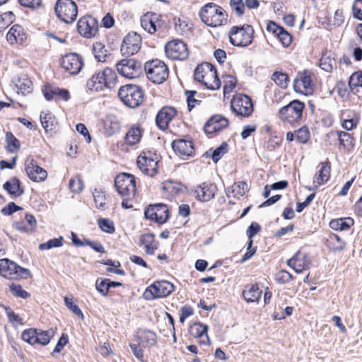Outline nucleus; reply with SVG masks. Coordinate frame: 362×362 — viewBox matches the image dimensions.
<instances>
[{"label":"nucleus","instance_id":"obj_1","mask_svg":"<svg viewBox=\"0 0 362 362\" xmlns=\"http://www.w3.org/2000/svg\"><path fill=\"white\" fill-rule=\"evenodd\" d=\"M117 83V75L113 69L106 67L90 78L87 83V88L90 91H103L105 88L111 90Z\"/></svg>","mask_w":362,"mask_h":362},{"label":"nucleus","instance_id":"obj_2","mask_svg":"<svg viewBox=\"0 0 362 362\" xmlns=\"http://www.w3.org/2000/svg\"><path fill=\"white\" fill-rule=\"evenodd\" d=\"M202 21L210 27H218L227 24L228 14L224 9L214 4L209 3L199 11Z\"/></svg>","mask_w":362,"mask_h":362},{"label":"nucleus","instance_id":"obj_3","mask_svg":"<svg viewBox=\"0 0 362 362\" xmlns=\"http://www.w3.org/2000/svg\"><path fill=\"white\" fill-rule=\"evenodd\" d=\"M194 79L204 85L208 89L217 90L221 86L216 69L209 63L199 64L194 72Z\"/></svg>","mask_w":362,"mask_h":362},{"label":"nucleus","instance_id":"obj_4","mask_svg":"<svg viewBox=\"0 0 362 362\" xmlns=\"http://www.w3.org/2000/svg\"><path fill=\"white\" fill-rule=\"evenodd\" d=\"M254 29L250 25L233 26L228 33L230 42L236 47H247L252 42Z\"/></svg>","mask_w":362,"mask_h":362},{"label":"nucleus","instance_id":"obj_5","mask_svg":"<svg viewBox=\"0 0 362 362\" xmlns=\"http://www.w3.org/2000/svg\"><path fill=\"white\" fill-rule=\"evenodd\" d=\"M144 69L147 78L158 84L165 81L169 74L166 64L159 59L147 62L144 65Z\"/></svg>","mask_w":362,"mask_h":362},{"label":"nucleus","instance_id":"obj_6","mask_svg":"<svg viewBox=\"0 0 362 362\" xmlns=\"http://www.w3.org/2000/svg\"><path fill=\"white\" fill-rule=\"evenodd\" d=\"M118 96L124 105L129 107H138L143 101V92L135 85H126L121 87Z\"/></svg>","mask_w":362,"mask_h":362},{"label":"nucleus","instance_id":"obj_7","mask_svg":"<svg viewBox=\"0 0 362 362\" xmlns=\"http://www.w3.org/2000/svg\"><path fill=\"white\" fill-rule=\"evenodd\" d=\"M115 186L121 197H134L136 180L133 175L126 173L119 174L115 179Z\"/></svg>","mask_w":362,"mask_h":362},{"label":"nucleus","instance_id":"obj_8","mask_svg":"<svg viewBox=\"0 0 362 362\" xmlns=\"http://www.w3.org/2000/svg\"><path fill=\"white\" fill-rule=\"evenodd\" d=\"M305 107L303 103L294 100L287 105L282 107L279 112V118L290 124L298 122L302 117L303 110Z\"/></svg>","mask_w":362,"mask_h":362},{"label":"nucleus","instance_id":"obj_9","mask_svg":"<svg viewBox=\"0 0 362 362\" xmlns=\"http://www.w3.org/2000/svg\"><path fill=\"white\" fill-rule=\"evenodd\" d=\"M174 291V285L168 281H157L148 286L144 292V298L150 300L168 296Z\"/></svg>","mask_w":362,"mask_h":362},{"label":"nucleus","instance_id":"obj_10","mask_svg":"<svg viewBox=\"0 0 362 362\" xmlns=\"http://www.w3.org/2000/svg\"><path fill=\"white\" fill-rule=\"evenodd\" d=\"M0 275L9 279H17L18 278H26L30 275V271L8 259H1Z\"/></svg>","mask_w":362,"mask_h":362},{"label":"nucleus","instance_id":"obj_11","mask_svg":"<svg viewBox=\"0 0 362 362\" xmlns=\"http://www.w3.org/2000/svg\"><path fill=\"white\" fill-rule=\"evenodd\" d=\"M55 12L62 21L71 23L77 17V6L72 0H58L55 5Z\"/></svg>","mask_w":362,"mask_h":362},{"label":"nucleus","instance_id":"obj_12","mask_svg":"<svg viewBox=\"0 0 362 362\" xmlns=\"http://www.w3.org/2000/svg\"><path fill=\"white\" fill-rule=\"evenodd\" d=\"M165 53L168 59L183 61L189 55L187 45L182 40H173L166 43Z\"/></svg>","mask_w":362,"mask_h":362},{"label":"nucleus","instance_id":"obj_13","mask_svg":"<svg viewBox=\"0 0 362 362\" xmlns=\"http://www.w3.org/2000/svg\"><path fill=\"white\" fill-rule=\"evenodd\" d=\"M116 66L118 73L129 79L137 78L142 71L141 63L134 59H123L117 63Z\"/></svg>","mask_w":362,"mask_h":362},{"label":"nucleus","instance_id":"obj_14","mask_svg":"<svg viewBox=\"0 0 362 362\" xmlns=\"http://www.w3.org/2000/svg\"><path fill=\"white\" fill-rule=\"evenodd\" d=\"M230 107L235 115L242 117H249L253 112L252 100L246 95L238 94L234 96Z\"/></svg>","mask_w":362,"mask_h":362},{"label":"nucleus","instance_id":"obj_15","mask_svg":"<svg viewBox=\"0 0 362 362\" xmlns=\"http://www.w3.org/2000/svg\"><path fill=\"white\" fill-rule=\"evenodd\" d=\"M293 89L296 93L303 95L313 94L315 84L313 82L311 73L308 71L299 73L294 80Z\"/></svg>","mask_w":362,"mask_h":362},{"label":"nucleus","instance_id":"obj_16","mask_svg":"<svg viewBox=\"0 0 362 362\" xmlns=\"http://www.w3.org/2000/svg\"><path fill=\"white\" fill-rule=\"evenodd\" d=\"M61 67L71 75L78 74L83 66L82 57L76 53H69L63 56L60 60Z\"/></svg>","mask_w":362,"mask_h":362},{"label":"nucleus","instance_id":"obj_17","mask_svg":"<svg viewBox=\"0 0 362 362\" xmlns=\"http://www.w3.org/2000/svg\"><path fill=\"white\" fill-rule=\"evenodd\" d=\"M141 37L136 33H128L123 40L121 45L122 55H133L141 48Z\"/></svg>","mask_w":362,"mask_h":362},{"label":"nucleus","instance_id":"obj_18","mask_svg":"<svg viewBox=\"0 0 362 362\" xmlns=\"http://www.w3.org/2000/svg\"><path fill=\"white\" fill-rule=\"evenodd\" d=\"M287 264L296 273H302L310 269L311 259L306 252L298 251L287 260Z\"/></svg>","mask_w":362,"mask_h":362},{"label":"nucleus","instance_id":"obj_19","mask_svg":"<svg viewBox=\"0 0 362 362\" xmlns=\"http://www.w3.org/2000/svg\"><path fill=\"white\" fill-rule=\"evenodd\" d=\"M145 216L147 219L159 224L164 223L169 217L168 206L163 204L150 206L145 211Z\"/></svg>","mask_w":362,"mask_h":362},{"label":"nucleus","instance_id":"obj_20","mask_svg":"<svg viewBox=\"0 0 362 362\" xmlns=\"http://www.w3.org/2000/svg\"><path fill=\"white\" fill-rule=\"evenodd\" d=\"M77 28L81 35L90 38L96 35L98 25L95 18L91 16H84L78 21Z\"/></svg>","mask_w":362,"mask_h":362},{"label":"nucleus","instance_id":"obj_21","mask_svg":"<svg viewBox=\"0 0 362 362\" xmlns=\"http://www.w3.org/2000/svg\"><path fill=\"white\" fill-rule=\"evenodd\" d=\"M136 163L140 170L145 175L153 177L157 173L158 161L152 158L150 153L141 154Z\"/></svg>","mask_w":362,"mask_h":362},{"label":"nucleus","instance_id":"obj_22","mask_svg":"<svg viewBox=\"0 0 362 362\" xmlns=\"http://www.w3.org/2000/svg\"><path fill=\"white\" fill-rule=\"evenodd\" d=\"M25 172L28 177L34 182H42L47 177V171L39 166L33 158H28L25 163Z\"/></svg>","mask_w":362,"mask_h":362},{"label":"nucleus","instance_id":"obj_23","mask_svg":"<svg viewBox=\"0 0 362 362\" xmlns=\"http://www.w3.org/2000/svg\"><path fill=\"white\" fill-rule=\"evenodd\" d=\"M177 111L172 107H164L158 112L156 118L159 129L165 130L168 127L170 122L175 117Z\"/></svg>","mask_w":362,"mask_h":362},{"label":"nucleus","instance_id":"obj_24","mask_svg":"<svg viewBox=\"0 0 362 362\" xmlns=\"http://www.w3.org/2000/svg\"><path fill=\"white\" fill-rule=\"evenodd\" d=\"M172 147L175 153L180 157L192 156L194 153V146L191 141L185 139H177L172 143Z\"/></svg>","mask_w":362,"mask_h":362},{"label":"nucleus","instance_id":"obj_25","mask_svg":"<svg viewBox=\"0 0 362 362\" xmlns=\"http://www.w3.org/2000/svg\"><path fill=\"white\" fill-rule=\"evenodd\" d=\"M267 31L274 34L281 41L284 47H288L292 41L291 35L282 27L274 22L270 21L267 26Z\"/></svg>","mask_w":362,"mask_h":362},{"label":"nucleus","instance_id":"obj_26","mask_svg":"<svg viewBox=\"0 0 362 362\" xmlns=\"http://www.w3.org/2000/svg\"><path fill=\"white\" fill-rule=\"evenodd\" d=\"M26 33L24 28L18 25H13L6 35V40L11 44H23L26 40Z\"/></svg>","mask_w":362,"mask_h":362},{"label":"nucleus","instance_id":"obj_27","mask_svg":"<svg viewBox=\"0 0 362 362\" xmlns=\"http://www.w3.org/2000/svg\"><path fill=\"white\" fill-rule=\"evenodd\" d=\"M228 125V119L217 115L213 116L204 125V129L206 134H212L226 128Z\"/></svg>","mask_w":362,"mask_h":362},{"label":"nucleus","instance_id":"obj_28","mask_svg":"<svg viewBox=\"0 0 362 362\" xmlns=\"http://www.w3.org/2000/svg\"><path fill=\"white\" fill-rule=\"evenodd\" d=\"M216 190L215 185L204 182L195 189L194 192L199 200L208 202L214 197Z\"/></svg>","mask_w":362,"mask_h":362},{"label":"nucleus","instance_id":"obj_29","mask_svg":"<svg viewBox=\"0 0 362 362\" xmlns=\"http://www.w3.org/2000/svg\"><path fill=\"white\" fill-rule=\"evenodd\" d=\"M208 327L200 322L194 323L189 328L191 335L199 339L200 344H209L210 340L207 334Z\"/></svg>","mask_w":362,"mask_h":362},{"label":"nucleus","instance_id":"obj_30","mask_svg":"<svg viewBox=\"0 0 362 362\" xmlns=\"http://www.w3.org/2000/svg\"><path fill=\"white\" fill-rule=\"evenodd\" d=\"M135 337L139 344H141L144 347H150L156 344L157 341V337L155 332L146 330L140 329L136 334Z\"/></svg>","mask_w":362,"mask_h":362},{"label":"nucleus","instance_id":"obj_31","mask_svg":"<svg viewBox=\"0 0 362 362\" xmlns=\"http://www.w3.org/2000/svg\"><path fill=\"white\" fill-rule=\"evenodd\" d=\"M331 165L328 161L320 163V168L313 178L316 187L325 184L330 177Z\"/></svg>","mask_w":362,"mask_h":362},{"label":"nucleus","instance_id":"obj_32","mask_svg":"<svg viewBox=\"0 0 362 362\" xmlns=\"http://www.w3.org/2000/svg\"><path fill=\"white\" fill-rule=\"evenodd\" d=\"M158 18V16L156 13H146L140 20L141 27L151 34L156 33L157 30L156 22Z\"/></svg>","mask_w":362,"mask_h":362},{"label":"nucleus","instance_id":"obj_33","mask_svg":"<svg viewBox=\"0 0 362 362\" xmlns=\"http://www.w3.org/2000/svg\"><path fill=\"white\" fill-rule=\"evenodd\" d=\"M162 189L168 196L175 197L185 192L186 188L181 183L167 180L162 184Z\"/></svg>","mask_w":362,"mask_h":362},{"label":"nucleus","instance_id":"obj_34","mask_svg":"<svg viewBox=\"0 0 362 362\" xmlns=\"http://www.w3.org/2000/svg\"><path fill=\"white\" fill-rule=\"evenodd\" d=\"M141 245L144 246L146 254L153 255L158 248V243L151 233H146L141 235L140 239Z\"/></svg>","mask_w":362,"mask_h":362},{"label":"nucleus","instance_id":"obj_35","mask_svg":"<svg viewBox=\"0 0 362 362\" xmlns=\"http://www.w3.org/2000/svg\"><path fill=\"white\" fill-rule=\"evenodd\" d=\"M4 189L11 195L19 197L23 194V189L21 187L20 180L13 177L4 184Z\"/></svg>","mask_w":362,"mask_h":362},{"label":"nucleus","instance_id":"obj_36","mask_svg":"<svg viewBox=\"0 0 362 362\" xmlns=\"http://www.w3.org/2000/svg\"><path fill=\"white\" fill-rule=\"evenodd\" d=\"M262 294V291L257 285L247 286L243 291L244 299L248 303L257 302Z\"/></svg>","mask_w":362,"mask_h":362},{"label":"nucleus","instance_id":"obj_37","mask_svg":"<svg viewBox=\"0 0 362 362\" xmlns=\"http://www.w3.org/2000/svg\"><path fill=\"white\" fill-rule=\"evenodd\" d=\"M334 66H336V61L334 58V54L330 51L323 52L320 60V68L327 72H330Z\"/></svg>","mask_w":362,"mask_h":362},{"label":"nucleus","instance_id":"obj_38","mask_svg":"<svg viewBox=\"0 0 362 362\" xmlns=\"http://www.w3.org/2000/svg\"><path fill=\"white\" fill-rule=\"evenodd\" d=\"M248 191V186L245 182L241 181L235 182L230 188H228V196L240 198L243 197Z\"/></svg>","mask_w":362,"mask_h":362},{"label":"nucleus","instance_id":"obj_39","mask_svg":"<svg viewBox=\"0 0 362 362\" xmlns=\"http://www.w3.org/2000/svg\"><path fill=\"white\" fill-rule=\"evenodd\" d=\"M354 220L350 217L334 219L330 221L329 226L334 230H346L354 225Z\"/></svg>","mask_w":362,"mask_h":362},{"label":"nucleus","instance_id":"obj_40","mask_svg":"<svg viewBox=\"0 0 362 362\" xmlns=\"http://www.w3.org/2000/svg\"><path fill=\"white\" fill-rule=\"evenodd\" d=\"M92 52L98 62H105L109 56V52L105 46L100 42L93 45Z\"/></svg>","mask_w":362,"mask_h":362},{"label":"nucleus","instance_id":"obj_41","mask_svg":"<svg viewBox=\"0 0 362 362\" xmlns=\"http://www.w3.org/2000/svg\"><path fill=\"white\" fill-rule=\"evenodd\" d=\"M93 197L97 209L103 211L108 208L106 195L103 191L95 189L93 192Z\"/></svg>","mask_w":362,"mask_h":362},{"label":"nucleus","instance_id":"obj_42","mask_svg":"<svg viewBox=\"0 0 362 362\" xmlns=\"http://www.w3.org/2000/svg\"><path fill=\"white\" fill-rule=\"evenodd\" d=\"M15 85L18 93H21L22 95H26L32 92V81L25 76L19 78Z\"/></svg>","mask_w":362,"mask_h":362},{"label":"nucleus","instance_id":"obj_43","mask_svg":"<svg viewBox=\"0 0 362 362\" xmlns=\"http://www.w3.org/2000/svg\"><path fill=\"white\" fill-rule=\"evenodd\" d=\"M141 138V132L139 127H132L126 134V142L130 146L138 144Z\"/></svg>","mask_w":362,"mask_h":362},{"label":"nucleus","instance_id":"obj_44","mask_svg":"<svg viewBox=\"0 0 362 362\" xmlns=\"http://www.w3.org/2000/svg\"><path fill=\"white\" fill-rule=\"evenodd\" d=\"M54 336V332L50 329L48 331L37 330L36 329V340L35 344L40 345H47L50 339Z\"/></svg>","mask_w":362,"mask_h":362},{"label":"nucleus","instance_id":"obj_45","mask_svg":"<svg viewBox=\"0 0 362 362\" xmlns=\"http://www.w3.org/2000/svg\"><path fill=\"white\" fill-rule=\"evenodd\" d=\"M40 122L46 132L52 130L54 125V119L50 112H42L40 115Z\"/></svg>","mask_w":362,"mask_h":362},{"label":"nucleus","instance_id":"obj_46","mask_svg":"<svg viewBox=\"0 0 362 362\" xmlns=\"http://www.w3.org/2000/svg\"><path fill=\"white\" fill-rule=\"evenodd\" d=\"M64 238L59 237L49 240L47 242L40 244L39 249L41 250H50L52 248L59 247L63 245Z\"/></svg>","mask_w":362,"mask_h":362},{"label":"nucleus","instance_id":"obj_47","mask_svg":"<svg viewBox=\"0 0 362 362\" xmlns=\"http://www.w3.org/2000/svg\"><path fill=\"white\" fill-rule=\"evenodd\" d=\"M272 79L282 88H286L288 86V76L286 74L274 72L272 74Z\"/></svg>","mask_w":362,"mask_h":362},{"label":"nucleus","instance_id":"obj_48","mask_svg":"<svg viewBox=\"0 0 362 362\" xmlns=\"http://www.w3.org/2000/svg\"><path fill=\"white\" fill-rule=\"evenodd\" d=\"M175 28L176 31L180 35H186L189 31L191 27L189 23L183 18L175 20Z\"/></svg>","mask_w":362,"mask_h":362},{"label":"nucleus","instance_id":"obj_49","mask_svg":"<svg viewBox=\"0 0 362 362\" xmlns=\"http://www.w3.org/2000/svg\"><path fill=\"white\" fill-rule=\"evenodd\" d=\"M95 288L103 296H107L110 290L108 279H98L95 282Z\"/></svg>","mask_w":362,"mask_h":362},{"label":"nucleus","instance_id":"obj_50","mask_svg":"<svg viewBox=\"0 0 362 362\" xmlns=\"http://www.w3.org/2000/svg\"><path fill=\"white\" fill-rule=\"evenodd\" d=\"M329 243L332 250H341L346 245L345 242L343 241L340 237L336 234L329 235Z\"/></svg>","mask_w":362,"mask_h":362},{"label":"nucleus","instance_id":"obj_51","mask_svg":"<svg viewBox=\"0 0 362 362\" xmlns=\"http://www.w3.org/2000/svg\"><path fill=\"white\" fill-rule=\"evenodd\" d=\"M6 141L7 143V148L8 151L13 152L19 149L20 142L11 133H6Z\"/></svg>","mask_w":362,"mask_h":362},{"label":"nucleus","instance_id":"obj_52","mask_svg":"<svg viewBox=\"0 0 362 362\" xmlns=\"http://www.w3.org/2000/svg\"><path fill=\"white\" fill-rule=\"evenodd\" d=\"M69 187L72 192L80 193L83 189V182L79 176H76L69 180Z\"/></svg>","mask_w":362,"mask_h":362},{"label":"nucleus","instance_id":"obj_53","mask_svg":"<svg viewBox=\"0 0 362 362\" xmlns=\"http://www.w3.org/2000/svg\"><path fill=\"white\" fill-rule=\"evenodd\" d=\"M230 6L237 16H241L245 13V6L243 0H230Z\"/></svg>","mask_w":362,"mask_h":362},{"label":"nucleus","instance_id":"obj_54","mask_svg":"<svg viewBox=\"0 0 362 362\" xmlns=\"http://www.w3.org/2000/svg\"><path fill=\"white\" fill-rule=\"evenodd\" d=\"M296 139L300 144H305L310 139V132L306 127H302L295 132Z\"/></svg>","mask_w":362,"mask_h":362},{"label":"nucleus","instance_id":"obj_55","mask_svg":"<svg viewBox=\"0 0 362 362\" xmlns=\"http://www.w3.org/2000/svg\"><path fill=\"white\" fill-rule=\"evenodd\" d=\"M228 151V144L225 142L222 143L216 148L212 153L211 158L214 163H217L221 157Z\"/></svg>","mask_w":362,"mask_h":362},{"label":"nucleus","instance_id":"obj_56","mask_svg":"<svg viewBox=\"0 0 362 362\" xmlns=\"http://www.w3.org/2000/svg\"><path fill=\"white\" fill-rule=\"evenodd\" d=\"M98 226L100 228L107 233L112 234L115 232L114 223L112 221L106 218L98 220Z\"/></svg>","mask_w":362,"mask_h":362},{"label":"nucleus","instance_id":"obj_57","mask_svg":"<svg viewBox=\"0 0 362 362\" xmlns=\"http://www.w3.org/2000/svg\"><path fill=\"white\" fill-rule=\"evenodd\" d=\"M64 303L66 306L76 315L83 318V314L79 307L73 302V299L69 297L64 298Z\"/></svg>","mask_w":362,"mask_h":362},{"label":"nucleus","instance_id":"obj_58","mask_svg":"<svg viewBox=\"0 0 362 362\" xmlns=\"http://www.w3.org/2000/svg\"><path fill=\"white\" fill-rule=\"evenodd\" d=\"M21 338L24 341H26L30 344H35L36 340V329H29L24 330L22 332Z\"/></svg>","mask_w":362,"mask_h":362},{"label":"nucleus","instance_id":"obj_59","mask_svg":"<svg viewBox=\"0 0 362 362\" xmlns=\"http://www.w3.org/2000/svg\"><path fill=\"white\" fill-rule=\"evenodd\" d=\"M10 290L12 293L17 297L25 299L30 296V294L23 290L20 285L13 283L10 285Z\"/></svg>","mask_w":362,"mask_h":362},{"label":"nucleus","instance_id":"obj_60","mask_svg":"<svg viewBox=\"0 0 362 362\" xmlns=\"http://www.w3.org/2000/svg\"><path fill=\"white\" fill-rule=\"evenodd\" d=\"M6 313L9 322L12 323L14 326L23 325L22 319L11 309L6 308Z\"/></svg>","mask_w":362,"mask_h":362},{"label":"nucleus","instance_id":"obj_61","mask_svg":"<svg viewBox=\"0 0 362 362\" xmlns=\"http://www.w3.org/2000/svg\"><path fill=\"white\" fill-rule=\"evenodd\" d=\"M351 88L354 87H362V72L354 73L349 78V82Z\"/></svg>","mask_w":362,"mask_h":362},{"label":"nucleus","instance_id":"obj_62","mask_svg":"<svg viewBox=\"0 0 362 362\" xmlns=\"http://www.w3.org/2000/svg\"><path fill=\"white\" fill-rule=\"evenodd\" d=\"M224 91L230 92L235 88L237 80L235 78L230 75H226L224 76Z\"/></svg>","mask_w":362,"mask_h":362},{"label":"nucleus","instance_id":"obj_63","mask_svg":"<svg viewBox=\"0 0 362 362\" xmlns=\"http://www.w3.org/2000/svg\"><path fill=\"white\" fill-rule=\"evenodd\" d=\"M194 313L193 308L189 305L183 306L180 311V322L183 323L185 320L192 315Z\"/></svg>","mask_w":362,"mask_h":362},{"label":"nucleus","instance_id":"obj_64","mask_svg":"<svg viewBox=\"0 0 362 362\" xmlns=\"http://www.w3.org/2000/svg\"><path fill=\"white\" fill-rule=\"evenodd\" d=\"M354 16L362 20V0H356L353 5Z\"/></svg>","mask_w":362,"mask_h":362}]
</instances>
